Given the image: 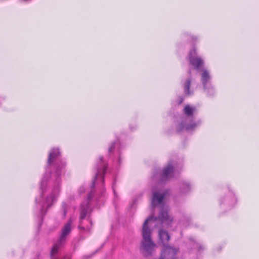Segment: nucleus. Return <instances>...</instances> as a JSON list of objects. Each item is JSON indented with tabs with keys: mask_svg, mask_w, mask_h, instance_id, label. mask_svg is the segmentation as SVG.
I'll return each mask as SVG.
<instances>
[{
	"mask_svg": "<svg viewBox=\"0 0 259 259\" xmlns=\"http://www.w3.org/2000/svg\"><path fill=\"white\" fill-rule=\"evenodd\" d=\"M232 201H235V199H234V198H233V199H232Z\"/></svg>",
	"mask_w": 259,
	"mask_h": 259,
	"instance_id": "nucleus-20",
	"label": "nucleus"
},
{
	"mask_svg": "<svg viewBox=\"0 0 259 259\" xmlns=\"http://www.w3.org/2000/svg\"><path fill=\"white\" fill-rule=\"evenodd\" d=\"M196 55V50L195 49H193L190 51L189 55V58L190 64L195 68L198 69L203 64V61L201 58L195 56Z\"/></svg>",
	"mask_w": 259,
	"mask_h": 259,
	"instance_id": "nucleus-6",
	"label": "nucleus"
},
{
	"mask_svg": "<svg viewBox=\"0 0 259 259\" xmlns=\"http://www.w3.org/2000/svg\"><path fill=\"white\" fill-rule=\"evenodd\" d=\"M115 144V143H113L112 145L109 147L108 150L109 153H111L113 150Z\"/></svg>",
	"mask_w": 259,
	"mask_h": 259,
	"instance_id": "nucleus-17",
	"label": "nucleus"
},
{
	"mask_svg": "<svg viewBox=\"0 0 259 259\" xmlns=\"http://www.w3.org/2000/svg\"><path fill=\"white\" fill-rule=\"evenodd\" d=\"M174 166L171 163H168L167 165L163 169L161 174V181L164 182L168 180L173 177Z\"/></svg>",
	"mask_w": 259,
	"mask_h": 259,
	"instance_id": "nucleus-7",
	"label": "nucleus"
},
{
	"mask_svg": "<svg viewBox=\"0 0 259 259\" xmlns=\"http://www.w3.org/2000/svg\"><path fill=\"white\" fill-rule=\"evenodd\" d=\"M191 80V77L189 76L183 84L184 92L186 95H190L193 94V92H191L190 90Z\"/></svg>",
	"mask_w": 259,
	"mask_h": 259,
	"instance_id": "nucleus-11",
	"label": "nucleus"
},
{
	"mask_svg": "<svg viewBox=\"0 0 259 259\" xmlns=\"http://www.w3.org/2000/svg\"><path fill=\"white\" fill-rule=\"evenodd\" d=\"M62 207H63V216L64 217H65L66 215V213H67V211H66V205L65 203H63V205H62Z\"/></svg>",
	"mask_w": 259,
	"mask_h": 259,
	"instance_id": "nucleus-16",
	"label": "nucleus"
},
{
	"mask_svg": "<svg viewBox=\"0 0 259 259\" xmlns=\"http://www.w3.org/2000/svg\"><path fill=\"white\" fill-rule=\"evenodd\" d=\"M182 189L184 193H187L190 190V186L189 183H184L182 185Z\"/></svg>",
	"mask_w": 259,
	"mask_h": 259,
	"instance_id": "nucleus-15",
	"label": "nucleus"
},
{
	"mask_svg": "<svg viewBox=\"0 0 259 259\" xmlns=\"http://www.w3.org/2000/svg\"><path fill=\"white\" fill-rule=\"evenodd\" d=\"M103 158L102 157H100V161H101V162H102V161H103Z\"/></svg>",
	"mask_w": 259,
	"mask_h": 259,
	"instance_id": "nucleus-18",
	"label": "nucleus"
},
{
	"mask_svg": "<svg viewBox=\"0 0 259 259\" xmlns=\"http://www.w3.org/2000/svg\"><path fill=\"white\" fill-rule=\"evenodd\" d=\"M166 193H160L158 191L153 192V197L151 200V205L153 207H154L157 205L160 204L163 200Z\"/></svg>",
	"mask_w": 259,
	"mask_h": 259,
	"instance_id": "nucleus-8",
	"label": "nucleus"
},
{
	"mask_svg": "<svg viewBox=\"0 0 259 259\" xmlns=\"http://www.w3.org/2000/svg\"><path fill=\"white\" fill-rule=\"evenodd\" d=\"M172 221L173 218L169 215L167 209L163 206L161 208L158 218L151 216L145 220L142 228L143 240L141 246V249L145 255H151L155 246L151 238V230L148 226V224L152 226V223L159 221L163 226L169 227Z\"/></svg>",
	"mask_w": 259,
	"mask_h": 259,
	"instance_id": "nucleus-2",
	"label": "nucleus"
},
{
	"mask_svg": "<svg viewBox=\"0 0 259 259\" xmlns=\"http://www.w3.org/2000/svg\"><path fill=\"white\" fill-rule=\"evenodd\" d=\"M195 110V108L191 107L190 105H186L184 109V112L188 116H191Z\"/></svg>",
	"mask_w": 259,
	"mask_h": 259,
	"instance_id": "nucleus-13",
	"label": "nucleus"
},
{
	"mask_svg": "<svg viewBox=\"0 0 259 259\" xmlns=\"http://www.w3.org/2000/svg\"><path fill=\"white\" fill-rule=\"evenodd\" d=\"M178 249L168 245H164L159 259H176Z\"/></svg>",
	"mask_w": 259,
	"mask_h": 259,
	"instance_id": "nucleus-5",
	"label": "nucleus"
},
{
	"mask_svg": "<svg viewBox=\"0 0 259 259\" xmlns=\"http://www.w3.org/2000/svg\"><path fill=\"white\" fill-rule=\"evenodd\" d=\"M60 152L58 149H52L49 155L48 165L49 166L53 165L55 172L52 174L50 180L49 175L46 172L41 181L40 195L35 199L41 215L45 214L48 209L54 204L59 194L60 176L65 166V162L60 160Z\"/></svg>",
	"mask_w": 259,
	"mask_h": 259,
	"instance_id": "nucleus-1",
	"label": "nucleus"
},
{
	"mask_svg": "<svg viewBox=\"0 0 259 259\" xmlns=\"http://www.w3.org/2000/svg\"><path fill=\"white\" fill-rule=\"evenodd\" d=\"M210 76L206 70H204L202 74V81L204 88L206 89L207 82L209 81Z\"/></svg>",
	"mask_w": 259,
	"mask_h": 259,
	"instance_id": "nucleus-12",
	"label": "nucleus"
},
{
	"mask_svg": "<svg viewBox=\"0 0 259 259\" xmlns=\"http://www.w3.org/2000/svg\"><path fill=\"white\" fill-rule=\"evenodd\" d=\"M93 194L90 193L88 196V200H86L85 203H82L80 206V223L78 228L82 231L89 232L92 226V223L90 219H87L84 221V219L88 213L90 211V207L89 204V200L92 197Z\"/></svg>",
	"mask_w": 259,
	"mask_h": 259,
	"instance_id": "nucleus-3",
	"label": "nucleus"
},
{
	"mask_svg": "<svg viewBox=\"0 0 259 259\" xmlns=\"http://www.w3.org/2000/svg\"><path fill=\"white\" fill-rule=\"evenodd\" d=\"M189 74L190 75V74H191V69H190L189 71Z\"/></svg>",
	"mask_w": 259,
	"mask_h": 259,
	"instance_id": "nucleus-19",
	"label": "nucleus"
},
{
	"mask_svg": "<svg viewBox=\"0 0 259 259\" xmlns=\"http://www.w3.org/2000/svg\"><path fill=\"white\" fill-rule=\"evenodd\" d=\"M72 222L73 221L70 219L63 227L58 241L54 244L52 248L51 252L52 256L57 253L60 247L65 242L66 236L70 233L71 231V225Z\"/></svg>",
	"mask_w": 259,
	"mask_h": 259,
	"instance_id": "nucleus-4",
	"label": "nucleus"
},
{
	"mask_svg": "<svg viewBox=\"0 0 259 259\" xmlns=\"http://www.w3.org/2000/svg\"><path fill=\"white\" fill-rule=\"evenodd\" d=\"M103 167H98L97 170V172L96 174V177L95 179L94 180L92 184V187H94L95 185V182L97 179H101V182L103 183H104V175L106 169L107 167L104 165L102 164Z\"/></svg>",
	"mask_w": 259,
	"mask_h": 259,
	"instance_id": "nucleus-9",
	"label": "nucleus"
},
{
	"mask_svg": "<svg viewBox=\"0 0 259 259\" xmlns=\"http://www.w3.org/2000/svg\"><path fill=\"white\" fill-rule=\"evenodd\" d=\"M197 125V124L196 123H193L190 125H186L185 127H184V125L183 124H181L180 125V129L179 131H181L184 128L187 131H191L195 128V127Z\"/></svg>",
	"mask_w": 259,
	"mask_h": 259,
	"instance_id": "nucleus-14",
	"label": "nucleus"
},
{
	"mask_svg": "<svg viewBox=\"0 0 259 259\" xmlns=\"http://www.w3.org/2000/svg\"><path fill=\"white\" fill-rule=\"evenodd\" d=\"M159 238L160 241L165 245V243L167 242L170 239V236L167 231L161 229L158 233Z\"/></svg>",
	"mask_w": 259,
	"mask_h": 259,
	"instance_id": "nucleus-10",
	"label": "nucleus"
}]
</instances>
